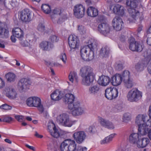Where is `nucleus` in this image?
I'll return each mask as SVG.
<instances>
[{
	"label": "nucleus",
	"instance_id": "1",
	"mask_svg": "<svg viewBox=\"0 0 151 151\" xmlns=\"http://www.w3.org/2000/svg\"><path fill=\"white\" fill-rule=\"evenodd\" d=\"M88 45L81 48L80 52L81 57L85 61H89L93 59L94 57L93 50L96 47L94 40L91 39L88 42Z\"/></svg>",
	"mask_w": 151,
	"mask_h": 151
},
{
	"label": "nucleus",
	"instance_id": "2",
	"mask_svg": "<svg viewBox=\"0 0 151 151\" xmlns=\"http://www.w3.org/2000/svg\"><path fill=\"white\" fill-rule=\"evenodd\" d=\"M80 75L82 78L81 83L83 85L89 86L93 83L95 75L93 69L90 67L84 66L81 67Z\"/></svg>",
	"mask_w": 151,
	"mask_h": 151
},
{
	"label": "nucleus",
	"instance_id": "3",
	"mask_svg": "<svg viewBox=\"0 0 151 151\" xmlns=\"http://www.w3.org/2000/svg\"><path fill=\"white\" fill-rule=\"evenodd\" d=\"M146 52V57L143 60L138 62L135 65V69L137 72H140L143 71L151 60V51L148 50Z\"/></svg>",
	"mask_w": 151,
	"mask_h": 151
},
{
	"label": "nucleus",
	"instance_id": "4",
	"mask_svg": "<svg viewBox=\"0 0 151 151\" xmlns=\"http://www.w3.org/2000/svg\"><path fill=\"white\" fill-rule=\"evenodd\" d=\"M57 121L62 125L70 127L76 122V120L70 119L69 116L66 114H62L58 116L57 118Z\"/></svg>",
	"mask_w": 151,
	"mask_h": 151
},
{
	"label": "nucleus",
	"instance_id": "5",
	"mask_svg": "<svg viewBox=\"0 0 151 151\" xmlns=\"http://www.w3.org/2000/svg\"><path fill=\"white\" fill-rule=\"evenodd\" d=\"M123 82L124 87L128 89L132 88L135 84L133 79L131 78L129 72L125 70L123 72Z\"/></svg>",
	"mask_w": 151,
	"mask_h": 151
},
{
	"label": "nucleus",
	"instance_id": "6",
	"mask_svg": "<svg viewBox=\"0 0 151 151\" xmlns=\"http://www.w3.org/2000/svg\"><path fill=\"white\" fill-rule=\"evenodd\" d=\"M68 108L71 111V114L73 116L81 115L84 113L83 109L81 107L78 101H75L73 105L70 104L68 106Z\"/></svg>",
	"mask_w": 151,
	"mask_h": 151
},
{
	"label": "nucleus",
	"instance_id": "7",
	"mask_svg": "<svg viewBox=\"0 0 151 151\" xmlns=\"http://www.w3.org/2000/svg\"><path fill=\"white\" fill-rule=\"evenodd\" d=\"M142 96V93L136 89L130 90L127 95V100L130 102L137 101Z\"/></svg>",
	"mask_w": 151,
	"mask_h": 151
},
{
	"label": "nucleus",
	"instance_id": "8",
	"mask_svg": "<svg viewBox=\"0 0 151 151\" xmlns=\"http://www.w3.org/2000/svg\"><path fill=\"white\" fill-rule=\"evenodd\" d=\"M18 15L23 22L28 23L32 20V12L29 9H25L19 12Z\"/></svg>",
	"mask_w": 151,
	"mask_h": 151
},
{
	"label": "nucleus",
	"instance_id": "9",
	"mask_svg": "<svg viewBox=\"0 0 151 151\" xmlns=\"http://www.w3.org/2000/svg\"><path fill=\"white\" fill-rule=\"evenodd\" d=\"M105 96L108 99L112 100L116 98L118 96V90L116 88H107L105 90Z\"/></svg>",
	"mask_w": 151,
	"mask_h": 151
},
{
	"label": "nucleus",
	"instance_id": "10",
	"mask_svg": "<svg viewBox=\"0 0 151 151\" xmlns=\"http://www.w3.org/2000/svg\"><path fill=\"white\" fill-rule=\"evenodd\" d=\"M127 10L129 13V15L128 18L127 23L134 22L135 20L138 19L139 17V12L136 10L134 9L135 8L128 7Z\"/></svg>",
	"mask_w": 151,
	"mask_h": 151
},
{
	"label": "nucleus",
	"instance_id": "11",
	"mask_svg": "<svg viewBox=\"0 0 151 151\" xmlns=\"http://www.w3.org/2000/svg\"><path fill=\"white\" fill-rule=\"evenodd\" d=\"M85 8L81 4L76 5L73 9V14L75 17L78 18L83 17L85 15Z\"/></svg>",
	"mask_w": 151,
	"mask_h": 151
},
{
	"label": "nucleus",
	"instance_id": "12",
	"mask_svg": "<svg viewBox=\"0 0 151 151\" xmlns=\"http://www.w3.org/2000/svg\"><path fill=\"white\" fill-rule=\"evenodd\" d=\"M129 48L133 51L140 52L143 49V46L138 42L135 41L133 37H131Z\"/></svg>",
	"mask_w": 151,
	"mask_h": 151
},
{
	"label": "nucleus",
	"instance_id": "13",
	"mask_svg": "<svg viewBox=\"0 0 151 151\" xmlns=\"http://www.w3.org/2000/svg\"><path fill=\"white\" fill-rule=\"evenodd\" d=\"M135 122L137 124H140V123L145 124L147 127L151 126V118L149 119L147 116L143 115H138L137 117Z\"/></svg>",
	"mask_w": 151,
	"mask_h": 151
},
{
	"label": "nucleus",
	"instance_id": "14",
	"mask_svg": "<svg viewBox=\"0 0 151 151\" xmlns=\"http://www.w3.org/2000/svg\"><path fill=\"white\" fill-rule=\"evenodd\" d=\"M30 85L29 81L26 78H22L18 83V88L20 91H24L29 89Z\"/></svg>",
	"mask_w": 151,
	"mask_h": 151
},
{
	"label": "nucleus",
	"instance_id": "15",
	"mask_svg": "<svg viewBox=\"0 0 151 151\" xmlns=\"http://www.w3.org/2000/svg\"><path fill=\"white\" fill-rule=\"evenodd\" d=\"M68 42L69 46L71 49H75L78 47L79 41L75 35H70L68 38Z\"/></svg>",
	"mask_w": 151,
	"mask_h": 151
},
{
	"label": "nucleus",
	"instance_id": "16",
	"mask_svg": "<svg viewBox=\"0 0 151 151\" xmlns=\"http://www.w3.org/2000/svg\"><path fill=\"white\" fill-rule=\"evenodd\" d=\"M112 24L114 29L116 31L121 30L124 27V23L122 19L118 17H115L113 20Z\"/></svg>",
	"mask_w": 151,
	"mask_h": 151
},
{
	"label": "nucleus",
	"instance_id": "17",
	"mask_svg": "<svg viewBox=\"0 0 151 151\" xmlns=\"http://www.w3.org/2000/svg\"><path fill=\"white\" fill-rule=\"evenodd\" d=\"M73 136L76 142L80 144L85 139L86 135L84 131H81L74 133Z\"/></svg>",
	"mask_w": 151,
	"mask_h": 151
},
{
	"label": "nucleus",
	"instance_id": "18",
	"mask_svg": "<svg viewBox=\"0 0 151 151\" xmlns=\"http://www.w3.org/2000/svg\"><path fill=\"white\" fill-rule=\"evenodd\" d=\"M5 91L6 96L9 98L14 99L16 98L17 94L13 86H9L6 87Z\"/></svg>",
	"mask_w": 151,
	"mask_h": 151
},
{
	"label": "nucleus",
	"instance_id": "19",
	"mask_svg": "<svg viewBox=\"0 0 151 151\" xmlns=\"http://www.w3.org/2000/svg\"><path fill=\"white\" fill-rule=\"evenodd\" d=\"M98 30L101 34L106 36L109 32V26L107 23H102L99 25Z\"/></svg>",
	"mask_w": 151,
	"mask_h": 151
},
{
	"label": "nucleus",
	"instance_id": "20",
	"mask_svg": "<svg viewBox=\"0 0 151 151\" xmlns=\"http://www.w3.org/2000/svg\"><path fill=\"white\" fill-rule=\"evenodd\" d=\"M123 73L122 75L116 74L112 77V84L114 86H117L120 85L122 81H123Z\"/></svg>",
	"mask_w": 151,
	"mask_h": 151
},
{
	"label": "nucleus",
	"instance_id": "21",
	"mask_svg": "<svg viewBox=\"0 0 151 151\" xmlns=\"http://www.w3.org/2000/svg\"><path fill=\"white\" fill-rule=\"evenodd\" d=\"M110 81V79L109 76H101L99 77L98 80V83L100 85L106 86L109 84Z\"/></svg>",
	"mask_w": 151,
	"mask_h": 151
},
{
	"label": "nucleus",
	"instance_id": "22",
	"mask_svg": "<svg viewBox=\"0 0 151 151\" xmlns=\"http://www.w3.org/2000/svg\"><path fill=\"white\" fill-rule=\"evenodd\" d=\"M63 96V94L61 91L58 90L54 91L50 95L51 99L54 101L60 100Z\"/></svg>",
	"mask_w": 151,
	"mask_h": 151
},
{
	"label": "nucleus",
	"instance_id": "23",
	"mask_svg": "<svg viewBox=\"0 0 151 151\" xmlns=\"http://www.w3.org/2000/svg\"><path fill=\"white\" fill-rule=\"evenodd\" d=\"M4 4L6 8L11 9L17 6L19 3L17 0H5Z\"/></svg>",
	"mask_w": 151,
	"mask_h": 151
},
{
	"label": "nucleus",
	"instance_id": "24",
	"mask_svg": "<svg viewBox=\"0 0 151 151\" xmlns=\"http://www.w3.org/2000/svg\"><path fill=\"white\" fill-rule=\"evenodd\" d=\"M38 108L40 111L42 113L44 110V108L42 104L40 99L37 97H34L33 106Z\"/></svg>",
	"mask_w": 151,
	"mask_h": 151
},
{
	"label": "nucleus",
	"instance_id": "25",
	"mask_svg": "<svg viewBox=\"0 0 151 151\" xmlns=\"http://www.w3.org/2000/svg\"><path fill=\"white\" fill-rule=\"evenodd\" d=\"M99 122L101 125L103 127L110 129H113L114 128L113 124L108 120L101 118L99 119Z\"/></svg>",
	"mask_w": 151,
	"mask_h": 151
},
{
	"label": "nucleus",
	"instance_id": "26",
	"mask_svg": "<svg viewBox=\"0 0 151 151\" xmlns=\"http://www.w3.org/2000/svg\"><path fill=\"white\" fill-rule=\"evenodd\" d=\"M40 47L43 50H49L53 47L54 45L50 42L43 41L40 43Z\"/></svg>",
	"mask_w": 151,
	"mask_h": 151
},
{
	"label": "nucleus",
	"instance_id": "27",
	"mask_svg": "<svg viewBox=\"0 0 151 151\" xmlns=\"http://www.w3.org/2000/svg\"><path fill=\"white\" fill-rule=\"evenodd\" d=\"M75 97L74 95L71 93H67L65 95L64 101L66 104H68V106L70 104L73 105V102L75 101Z\"/></svg>",
	"mask_w": 151,
	"mask_h": 151
},
{
	"label": "nucleus",
	"instance_id": "28",
	"mask_svg": "<svg viewBox=\"0 0 151 151\" xmlns=\"http://www.w3.org/2000/svg\"><path fill=\"white\" fill-rule=\"evenodd\" d=\"M13 35L21 40L24 37V33L22 30L19 27L16 28L12 30Z\"/></svg>",
	"mask_w": 151,
	"mask_h": 151
},
{
	"label": "nucleus",
	"instance_id": "29",
	"mask_svg": "<svg viewBox=\"0 0 151 151\" xmlns=\"http://www.w3.org/2000/svg\"><path fill=\"white\" fill-rule=\"evenodd\" d=\"M113 12L120 16H123L124 14V7L121 5L117 4L115 6L113 9Z\"/></svg>",
	"mask_w": 151,
	"mask_h": 151
},
{
	"label": "nucleus",
	"instance_id": "30",
	"mask_svg": "<svg viewBox=\"0 0 151 151\" xmlns=\"http://www.w3.org/2000/svg\"><path fill=\"white\" fill-rule=\"evenodd\" d=\"M86 12L88 16L92 17H95L98 15V12L97 9L91 6L87 9Z\"/></svg>",
	"mask_w": 151,
	"mask_h": 151
},
{
	"label": "nucleus",
	"instance_id": "31",
	"mask_svg": "<svg viewBox=\"0 0 151 151\" xmlns=\"http://www.w3.org/2000/svg\"><path fill=\"white\" fill-rule=\"evenodd\" d=\"M129 140L130 143L137 145V142L139 140V135L136 133H133L129 136Z\"/></svg>",
	"mask_w": 151,
	"mask_h": 151
},
{
	"label": "nucleus",
	"instance_id": "32",
	"mask_svg": "<svg viewBox=\"0 0 151 151\" xmlns=\"http://www.w3.org/2000/svg\"><path fill=\"white\" fill-rule=\"evenodd\" d=\"M99 90V86L97 85L90 86L88 90V92L91 95L95 96L97 94Z\"/></svg>",
	"mask_w": 151,
	"mask_h": 151
},
{
	"label": "nucleus",
	"instance_id": "33",
	"mask_svg": "<svg viewBox=\"0 0 151 151\" xmlns=\"http://www.w3.org/2000/svg\"><path fill=\"white\" fill-rule=\"evenodd\" d=\"M150 142L149 139L147 138H142L137 142V146L139 148H144L146 147Z\"/></svg>",
	"mask_w": 151,
	"mask_h": 151
},
{
	"label": "nucleus",
	"instance_id": "34",
	"mask_svg": "<svg viewBox=\"0 0 151 151\" xmlns=\"http://www.w3.org/2000/svg\"><path fill=\"white\" fill-rule=\"evenodd\" d=\"M67 18V14L65 12L63 13V14L60 15V16H58L56 18L53 19L52 20L53 23H58L60 24L64 22L65 19Z\"/></svg>",
	"mask_w": 151,
	"mask_h": 151
},
{
	"label": "nucleus",
	"instance_id": "35",
	"mask_svg": "<svg viewBox=\"0 0 151 151\" xmlns=\"http://www.w3.org/2000/svg\"><path fill=\"white\" fill-rule=\"evenodd\" d=\"M138 126V130L139 133L142 135H145L147 134L148 132V127L145 124L140 123V124H137Z\"/></svg>",
	"mask_w": 151,
	"mask_h": 151
},
{
	"label": "nucleus",
	"instance_id": "36",
	"mask_svg": "<svg viewBox=\"0 0 151 151\" xmlns=\"http://www.w3.org/2000/svg\"><path fill=\"white\" fill-rule=\"evenodd\" d=\"M9 36V31L0 23V38H7Z\"/></svg>",
	"mask_w": 151,
	"mask_h": 151
},
{
	"label": "nucleus",
	"instance_id": "37",
	"mask_svg": "<svg viewBox=\"0 0 151 151\" xmlns=\"http://www.w3.org/2000/svg\"><path fill=\"white\" fill-rule=\"evenodd\" d=\"M50 13L51 18L53 20V19L56 18L61 14V10L58 8H55L50 11Z\"/></svg>",
	"mask_w": 151,
	"mask_h": 151
},
{
	"label": "nucleus",
	"instance_id": "38",
	"mask_svg": "<svg viewBox=\"0 0 151 151\" xmlns=\"http://www.w3.org/2000/svg\"><path fill=\"white\" fill-rule=\"evenodd\" d=\"M109 52V48L106 46L102 48L100 51V55L103 57H106L108 56Z\"/></svg>",
	"mask_w": 151,
	"mask_h": 151
},
{
	"label": "nucleus",
	"instance_id": "39",
	"mask_svg": "<svg viewBox=\"0 0 151 151\" xmlns=\"http://www.w3.org/2000/svg\"><path fill=\"white\" fill-rule=\"evenodd\" d=\"M69 139L65 140L61 144L60 149L61 151H68Z\"/></svg>",
	"mask_w": 151,
	"mask_h": 151
},
{
	"label": "nucleus",
	"instance_id": "40",
	"mask_svg": "<svg viewBox=\"0 0 151 151\" xmlns=\"http://www.w3.org/2000/svg\"><path fill=\"white\" fill-rule=\"evenodd\" d=\"M68 151H75L76 149V144L75 141L69 139Z\"/></svg>",
	"mask_w": 151,
	"mask_h": 151
},
{
	"label": "nucleus",
	"instance_id": "41",
	"mask_svg": "<svg viewBox=\"0 0 151 151\" xmlns=\"http://www.w3.org/2000/svg\"><path fill=\"white\" fill-rule=\"evenodd\" d=\"M68 77L69 80L72 83L73 82L74 80H75L76 82H78V77L76 72L73 71L70 72Z\"/></svg>",
	"mask_w": 151,
	"mask_h": 151
},
{
	"label": "nucleus",
	"instance_id": "42",
	"mask_svg": "<svg viewBox=\"0 0 151 151\" xmlns=\"http://www.w3.org/2000/svg\"><path fill=\"white\" fill-rule=\"evenodd\" d=\"M5 77L8 81L11 82L14 81L16 76L14 73L9 72L5 75Z\"/></svg>",
	"mask_w": 151,
	"mask_h": 151
},
{
	"label": "nucleus",
	"instance_id": "43",
	"mask_svg": "<svg viewBox=\"0 0 151 151\" xmlns=\"http://www.w3.org/2000/svg\"><path fill=\"white\" fill-rule=\"evenodd\" d=\"M115 134H111L109 136L106 137L104 139L102 140L101 143L102 144L107 143L111 141L115 135Z\"/></svg>",
	"mask_w": 151,
	"mask_h": 151
},
{
	"label": "nucleus",
	"instance_id": "44",
	"mask_svg": "<svg viewBox=\"0 0 151 151\" xmlns=\"http://www.w3.org/2000/svg\"><path fill=\"white\" fill-rule=\"evenodd\" d=\"M115 134H111L109 136L106 137L104 139L102 140L101 143L102 144L107 143L111 141L115 135Z\"/></svg>",
	"mask_w": 151,
	"mask_h": 151
},
{
	"label": "nucleus",
	"instance_id": "45",
	"mask_svg": "<svg viewBox=\"0 0 151 151\" xmlns=\"http://www.w3.org/2000/svg\"><path fill=\"white\" fill-rule=\"evenodd\" d=\"M49 132L51 136L54 138H57L60 136V132L56 127Z\"/></svg>",
	"mask_w": 151,
	"mask_h": 151
},
{
	"label": "nucleus",
	"instance_id": "46",
	"mask_svg": "<svg viewBox=\"0 0 151 151\" xmlns=\"http://www.w3.org/2000/svg\"><path fill=\"white\" fill-rule=\"evenodd\" d=\"M41 9L43 12L46 14H49L50 12L51 8L48 4H42L41 6Z\"/></svg>",
	"mask_w": 151,
	"mask_h": 151
},
{
	"label": "nucleus",
	"instance_id": "47",
	"mask_svg": "<svg viewBox=\"0 0 151 151\" xmlns=\"http://www.w3.org/2000/svg\"><path fill=\"white\" fill-rule=\"evenodd\" d=\"M77 29L79 33L81 35L84 34L86 32V28L81 25H78Z\"/></svg>",
	"mask_w": 151,
	"mask_h": 151
},
{
	"label": "nucleus",
	"instance_id": "48",
	"mask_svg": "<svg viewBox=\"0 0 151 151\" xmlns=\"http://www.w3.org/2000/svg\"><path fill=\"white\" fill-rule=\"evenodd\" d=\"M131 114L129 113H126L124 114L122 118L123 121L127 122L130 120L131 119Z\"/></svg>",
	"mask_w": 151,
	"mask_h": 151
},
{
	"label": "nucleus",
	"instance_id": "49",
	"mask_svg": "<svg viewBox=\"0 0 151 151\" xmlns=\"http://www.w3.org/2000/svg\"><path fill=\"white\" fill-rule=\"evenodd\" d=\"M34 97H30L27 99L26 103L27 105L30 106H33Z\"/></svg>",
	"mask_w": 151,
	"mask_h": 151
},
{
	"label": "nucleus",
	"instance_id": "50",
	"mask_svg": "<svg viewBox=\"0 0 151 151\" xmlns=\"http://www.w3.org/2000/svg\"><path fill=\"white\" fill-rule=\"evenodd\" d=\"M58 40V38L55 35H51L49 39V42H57Z\"/></svg>",
	"mask_w": 151,
	"mask_h": 151
},
{
	"label": "nucleus",
	"instance_id": "51",
	"mask_svg": "<svg viewBox=\"0 0 151 151\" xmlns=\"http://www.w3.org/2000/svg\"><path fill=\"white\" fill-rule=\"evenodd\" d=\"M56 127L55 124L53 122H50L48 123V129L49 132Z\"/></svg>",
	"mask_w": 151,
	"mask_h": 151
},
{
	"label": "nucleus",
	"instance_id": "52",
	"mask_svg": "<svg viewBox=\"0 0 151 151\" xmlns=\"http://www.w3.org/2000/svg\"><path fill=\"white\" fill-rule=\"evenodd\" d=\"M15 118L19 122H22L25 120V118L22 115H16L15 116Z\"/></svg>",
	"mask_w": 151,
	"mask_h": 151
},
{
	"label": "nucleus",
	"instance_id": "53",
	"mask_svg": "<svg viewBox=\"0 0 151 151\" xmlns=\"http://www.w3.org/2000/svg\"><path fill=\"white\" fill-rule=\"evenodd\" d=\"M45 26L42 23H39L37 27V29L38 30L41 32H43L45 30Z\"/></svg>",
	"mask_w": 151,
	"mask_h": 151
},
{
	"label": "nucleus",
	"instance_id": "54",
	"mask_svg": "<svg viewBox=\"0 0 151 151\" xmlns=\"http://www.w3.org/2000/svg\"><path fill=\"white\" fill-rule=\"evenodd\" d=\"M13 120V119L12 117L8 116H6L4 117L2 119L3 122L9 123H10V122Z\"/></svg>",
	"mask_w": 151,
	"mask_h": 151
},
{
	"label": "nucleus",
	"instance_id": "55",
	"mask_svg": "<svg viewBox=\"0 0 151 151\" xmlns=\"http://www.w3.org/2000/svg\"><path fill=\"white\" fill-rule=\"evenodd\" d=\"M22 39L19 40H20V43L21 45L23 47L28 46L29 44V43L26 40H23Z\"/></svg>",
	"mask_w": 151,
	"mask_h": 151
},
{
	"label": "nucleus",
	"instance_id": "56",
	"mask_svg": "<svg viewBox=\"0 0 151 151\" xmlns=\"http://www.w3.org/2000/svg\"><path fill=\"white\" fill-rule=\"evenodd\" d=\"M60 58L64 63H66L67 60V57L65 53H62L60 56Z\"/></svg>",
	"mask_w": 151,
	"mask_h": 151
},
{
	"label": "nucleus",
	"instance_id": "57",
	"mask_svg": "<svg viewBox=\"0 0 151 151\" xmlns=\"http://www.w3.org/2000/svg\"><path fill=\"white\" fill-rule=\"evenodd\" d=\"M12 109V107L6 104L2 105V109L5 110H11Z\"/></svg>",
	"mask_w": 151,
	"mask_h": 151
},
{
	"label": "nucleus",
	"instance_id": "58",
	"mask_svg": "<svg viewBox=\"0 0 151 151\" xmlns=\"http://www.w3.org/2000/svg\"><path fill=\"white\" fill-rule=\"evenodd\" d=\"M123 65L121 63H117L116 66V69L119 70H121L122 69Z\"/></svg>",
	"mask_w": 151,
	"mask_h": 151
},
{
	"label": "nucleus",
	"instance_id": "59",
	"mask_svg": "<svg viewBox=\"0 0 151 151\" xmlns=\"http://www.w3.org/2000/svg\"><path fill=\"white\" fill-rule=\"evenodd\" d=\"M95 131V129L94 126H90L88 128V132L90 133H93Z\"/></svg>",
	"mask_w": 151,
	"mask_h": 151
},
{
	"label": "nucleus",
	"instance_id": "60",
	"mask_svg": "<svg viewBox=\"0 0 151 151\" xmlns=\"http://www.w3.org/2000/svg\"><path fill=\"white\" fill-rule=\"evenodd\" d=\"M25 145L26 147H27L30 150H31L33 151L35 150V149L34 147L29 146L27 144H26Z\"/></svg>",
	"mask_w": 151,
	"mask_h": 151
},
{
	"label": "nucleus",
	"instance_id": "61",
	"mask_svg": "<svg viewBox=\"0 0 151 151\" xmlns=\"http://www.w3.org/2000/svg\"><path fill=\"white\" fill-rule=\"evenodd\" d=\"M4 82L0 78V88H2L4 86Z\"/></svg>",
	"mask_w": 151,
	"mask_h": 151
},
{
	"label": "nucleus",
	"instance_id": "62",
	"mask_svg": "<svg viewBox=\"0 0 151 151\" xmlns=\"http://www.w3.org/2000/svg\"><path fill=\"white\" fill-rule=\"evenodd\" d=\"M120 40L122 42H124L125 40V36L123 35H121L120 37Z\"/></svg>",
	"mask_w": 151,
	"mask_h": 151
},
{
	"label": "nucleus",
	"instance_id": "63",
	"mask_svg": "<svg viewBox=\"0 0 151 151\" xmlns=\"http://www.w3.org/2000/svg\"><path fill=\"white\" fill-rule=\"evenodd\" d=\"M147 42L148 45L151 46V37L147 38Z\"/></svg>",
	"mask_w": 151,
	"mask_h": 151
},
{
	"label": "nucleus",
	"instance_id": "64",
	"mask_svg": "<svg viewBox=\"0 0 151 151\" xmlns=\"http://www.w3.org/2000/svg\"><path fill=\"white\" fill-rule=\"evenodd\" d=\"M147 70L149 73L151 74V62L148 67Z\"/></svg>",
	"mask_w": 151,
	"mask_h": 151
}]
</instances>
